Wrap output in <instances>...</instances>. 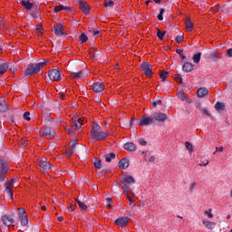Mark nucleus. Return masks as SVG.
<instances>
[{
  "label": "nucleus",
  "mask_w": 232,
  "mask_h": 232,
  "mask_svg": "<svg viewBox=\"0 0 232 232\" xmlns=\"http://www.w3.org/2000/svg\"><path fill=\"white\" fill-rule=\"evenodd\" d=\"M91 135L93 140H105L108 139V133L101 131V125L99 123H92Z\"/></svg>",
  "instance_id": "obj_1"
},
{
  "label": "nucleus",
  "mask_w": 232,
  "mask_h": 232,
  "mask_svg": "<svg viewBox=\"0 0 232 232\" xmlns=\"http://www.w3.org/2000/svg\"><path fill=\"white\" fill-rule=\"evenodd\" d=\"M46 64H48V61L28 64L24 73L26 76L35 75V73H39Z\"/></svg>",
  "instance_id": "obj_2"
},
{
  "label": "nucleus",
  "mask_w": 232,
  "mask_h": 232,
  "mask_svg": "<svg viewBox=\"0 0 232 232\" xmlns=\"http://www.w3.org/2000/svg\"><path fill=\"white\" fill-rule=\"evenodd\" d=\"M121 184L123 185V193L132 192L131 186L135 184V179L131 176H124L121 180Z\"/></svg>",
  "instance_id": "obj_3"
},
{
  "label": "nucleus",
  "mask_w": 232,
  "mask_h": 232,
  "mask_svg": "<svg viewBox=\"0 0 232 232\" xmlns=\"http://www.w3.org/2000/svg\"><path fill=\"white\" fill-rule=\"evenodd\" d=\"M84 121V119H81L77 116L72 118L70 121L71 128H72V130H81Z\"/></svg>",
  "instance_id": "obj_4"
},
{
  "label": "nucleus",
  "mask_w": 232,
  "mask_h": 232,
  "mask_svg": "<svg viewBox=\"0 0 232 232\" xmlns=\"http://www.w3.org/2000/svg\"><path fill=\"white\" fill-rule=\"evenodd\" d=\"M40 134L44 139H53L55 137V130L52 129V127H46L45 129L40 130Z\"/></svg>",
  "instance_id": "obj_5"
},
{
  "label": "nucleus",
  "mask_w": 232,
  "mask_h": 232,
  "mask_svg": "<svg viewBox=\"0 0 232 232\" xmlns=\"http://www.w3.org/2000/svg\"><path fill=\"white\" fill-rule=\"evenodd\" d=\"M140 72H143L147 77H151L153 72L151 71V65L148 63H142L140 67Z\"/></svg>",
  "instance_id": "obj_6"
},
{
  "label": "nucleus",
  "mask_w": 232,
  "mask_h": 232,
  "mask_svg": "<svg viewBox=\"0 0 232 232\" xmlns=\"http://www.w3.org/2000/svg\"><path fill=\"white\" fill-rule=\"evenodd\" d=\"M19 212V218L21 219L22 226H26L28 224V216L26 215V211H24V208H18Z\"/></svg>",
  "instance_id": "obj_7"
},
{
  "label": "nucleus",
  "mask_w": 232,
  "mask_h": 232,
  "mask_svg": "<svg viewBox=\"0 0 232 232\" xmlns=\"http://www.w3.org/2000/svg\"><path fill=\"white\" fill-rule=\"evenodd\" d=\"M5 191L9 196V198H14V179H11L7 183L5 184Z\"/></svg>",
  "instance_id": "obj_8"
},
{
  "label": "nucleus",
  "mask_w": 232,
  "mask_h": 232,
  "mask_svg": "<svg viewBox=\"0 0 232 232\" xmlns=\"http://www.w3.org/2000/svg\"><path fill=\"white\" fill-rule=\"evenodd\" d=\"M5 173H8V163L5 160H0V180L5 179Z\"/></svg>",
  "instance_id": "obj_9"
},
{
  "label": "nucleus",
  "mask_w": 232,
  "mask_h": 232,
  "mask_svg": "<svg viewBox=\"0 0 232 232\" xmlns=\"http://www.w3.org/2000/svg\"><path fill=\"white\" fill-rule=\"evenodd\" d=\"M51 81H59L61 79V72L57 69H53L48 72Z\"/></svg>",
  "instance_id": "obj_10"
},
{
  "label": "nucleus",
  "mask_w": 232,
  "mask_h": 232,
  "mask_svg": "<svg viewBox=\"0 0 232 232\" xmlns=\"http://www.w3.org/2000/svg\"><path fill=\"white\" fill-rule=\"evenodd\" d=\"M153 123V117H148L146 115H143L140 118L139 126H148L150 124Z\"/></svg>",
  "instance_id": "obj_11"
},
{
  "label": "nucleus",
  "mask_w": 232,
  "mask_h": 232,
  "mask_svg": "<svg viewBox=\"0 0 232 232\" xmlns=\"http://www.w3.org/2000/svg\"><path fill=\"white\" fill-rule=\"evenodd\" d=\"M153 121H158V122H164V121L168 120V115L162 112H156L152 117Z\"/></svg>",
  "instance_id": "obj_12"
},
{
  "label": "nucleus",
  "mask_w": 232,
  "mask_h": 232,
  "mask_svg": "<svg viewBox=\"0 0 232 232\" xmlns=\"http://www.w3.org/2000/svg\"><path fill=\"white\" fill-rule=\"evenodd\" d=\"M92 90L96 93H101V92H104V83L102 82H97L92 84Z\"/></svg>",
  "instance_id": "obj_13"
},
{
  "label": "nucleus",
  "mask_w": 232,
  "mask_h": 232,
  "mask_svg": "<svg viewBox=\"0 0 232 232\" xmlns=\"http://www.w3.org/2000/svg\"><path fill=\"white\" fill-rule=\"evenodd\" d=\"M79 7H80V10H82V12L83 14H89L90 13V5H88V3L86 1H80L79 2Z\"/></svg>",
  "instance_id": "obj_14"
},
{
  "label": "nucleus",
  "mask_w": 232,
  "mask_h": 232,
  "mask_svg": "<svg viewBox=\"0 0 232 232\" xmlns=\"http://www.w3.org/2000/svg\"><path fill=\"white\" fill-rule=\"evenodd\" d=\"M128 220L129 218L126 217L119 218L115 220V224L121 226V227H126V226H128Z\"/></svg>",
  "instance_id": "obj_15"
},
{
  "label": "nucleus",
  "mask_w": 232,
  "mask_h": 232,
  "mask_svg": "<svg viewBox=\"0 0 232 232\" xmlns=\"http://www.w3.org/2000/svg\"><path fill=\"white\" fill-rule=\"evenodd\" d=\"M185 27L187 32H193V28H195V24L191 22V19L186 18L185 19Z\"/></svg>",
  "instance_id": "obj_16"
},
{
  "label": "nucleus",
  "mask_w": 232,
  "mask_h": 232,
  "mask_svg": "<svg viewBox=\"0 0 232 232\" xmlns=\"http://www.w3.org/2000/svg\"><path fill=\"white\" fill-rule=\"evenodd\" d=\"M3 222L5 226L10 227V226H14V218L12 216H4Z\"/></svg>",
  "instance_id": "obj_17"
},
{
  "label": "nucleus",
  "mask_w": 232,
  "mask_h": 232,
  "mask_svg": "<svg viewBox=\"0 0 232 232\" xmlns=\"http://www.w3.org/2000/svg\"><path fill=\"white\" fill-rule=\"evenodd\" d=\"M129 167L130 161L128 160V159H122L119 161V168L121 169H128Z\"/></svg>",
  "instance_id": "obj_18"
},
{
  "label": "nucleus",
  "mask_w": 232,
  "mask_h": 232,
  "mask_svg": "<svg viewBox=\"0 0 232 232\" xmlns=\"http://www.w3.org/2000/svg\"><path fill=\"white\" fill-rule=\"evenodd\" d=\"M20 5H22V6H24V8L28 11L34 8V4L30 3L28 0H21Z\"/></svg>",
  "instance_id": "obj_19"
},
{
  "label": "nucleus",
  "mask_w": 232,
  "mask_h": 232,
  "mask_svg": "<svg viewBox=\"0 0 232 232\" xmlns=\"http://www.w3.org/2000/svg\"><path fill=\"white\" fill-rule=\"evenodd\" d=\"M202 222L205 227H207V229H215V226H217L215 222L209 221L208 219H203Z\"/></svg>",
  "instance_id": "obj_20"
},
{
  "label": "nucleus",
  "mask_w": 232,
  "mask_h": 232,
  "mask_svg": "<svg viewBox=\"0 0 232 232\" xmlns=\"http://www.w3.org/2000/svg\"><path fill=\"white\" fill-rule=\"evenodd\" d=\"M61 10H66L67 12H72V7H68V6H65V5H56L54 6V9H53V12L54 14H57L59 12H61Z\"/></svg>",
  "instance_id": "obj_21"
},
{
  "label": "nucleus",
  "mask_w": 232,
  "mask_h": 232,
  "mask_svg": "<svg viewBox=\"0 0 232 232\" xmlns=\"http://www.w3.org/2000/svg\"><path fill=\"white\" fill-rule=\"evenodd\" d=\"M216 111H218V113H222L226 110V104L224 102H218L215 104Z\"/></svg>",
  "instance_id": "obj_22"
},
{
  "label": "nucleus",
  "mask_w": 232,
  "mask_h": 232,
  "mask_svg": "<svg viewBox=\"0 0 232 232\" xmlns=\"http://www.w3.org/2000/svg\"><path fill=\"white\" fill-rule=\"evenodd\" d=\"M53 30L55 35H64V33L63 32V25L61 24L54 25Z\"/></svg>",
  "instance_id": "obj_23"
},
{
  "label": "nucleus",
  "mask_w": 232,
  "mask_h": 232,
  "mask_svg": "<svg viewBox=\"0 0 232 232\" xmlns=\"http://www.w3.org/2000/svg\"><path fill=\"white\" fill-rule=\"evenodd\" d=\"M83 72L80 71L78 72H71L69 74L70 79H82Z\"/></svg>",
  "instance_id": "obj_24"
},
{
  "label": "nucleus",
  "mask_w": 232,
  "mask_h": 232,
  "mask_svg": "<svg viewBox=\"0 0 232 232\" xmlns=\"http://www.w3.org/2000/svg\"><path fill=\"white\" fill-rule=\"evenodd\" d=\"M208 93V91L206 87H201L198 90V97H206Z\"/></svg>",
  "instance_id": "obj_25"
},
{
  "label": "nucleus",
  "mask_w": 232,
  "mask_h": 232,
  "mask_svg": "<svg viewBox=\"0 0 232 232\" xmlns=\"http://www.w3.org/2000/svg\"><path fill=\"white\" fill-rule=\"evenodd\" d=\"M124 149L128 151H135V150H137V146L131 142H128L124 144Z\"/></svg>",
  "instance_id": "obj_26"
},
{
  "label": "nucleus",
  "mask_w": 232,
  "mask_h": 232,
  "mask_svg": "<svg viewBox=\"0 0 232 232\" xmlns=\"http://www.w3.org/2000/svg\"><path fill=\"white\" fill-rule=\"evenodd\" d=\"M6 72H8V63H2L0 65V78L3 77Z\"/></svg>",
  "instance_id": "obj_27"
},
{
  "label": "nucleus",
  "mask_w": 232,
  "mask_h": 232,
  "mask_svg": "<svg viewBox=\"0 0 232 232\" xmlns=\"http://www.w3.org/2000/svg\"><path fill=\"white\" fill-rule=\"evenodd\" d=\"M124 196L127 197L128 200L130 201V206L133 204L135 201L133 200V198L135 197V193L132 192H128V193H123Z\"/></svg>",
  "instance_id": "obj_28"
},
{
  "label": "nucleus",
  "mask_w": 232,
  "mask_h": 232,
  "mask_svg": "<svg viewBox=\"0 0 232 232\" xmlns=\"http://www.w3.org/2000/svg\"><path fill=\"white\" fill-rule=\"evenodd\" d=\"M31 15L34 19H39L41 17V9L36 7L35 10L32 11Z\"/></svg>",
  "instance_id": "obj_29"
},
{
  "label": "nucleus",
  "mask_w": 232,
  "mask_h": 232,
  "mask_svg": "<svg viewBox=\"0 0 232 232\" xmlns=\"http://www.w3.org/2000/svg\"><path fill=\"white\" fill-rule=\"evenodd\" d=\"M182 69H183V72H192L193 70V65L189 63H186L183 66H182Z\"/></svg>",
  "instance_id": "obj_30"
},
{
  "label": "nucleus",
  "mask_w": 232,
  "mask_h": 232,
  "mask_svg": "<svg viewBox=\"0 0 232 232\" xmlns=\"http://www.w3.org/2000/svg\"><path fill=\"white\" fill-rule=\"evenodd\" d=\"M39 166L43 169H50L52 168L49 161H40Z\"/></svg>",
  "instance_id": "obj_31"
},
{
  "label": "nucleus",
  "mask_w": 232,
  "mask_h": 232,
  "mask_svg": "<svg viewBox=\"0 0 232 232\" xmlns=\"http://www.w3.org/2000/svg\"><path fill=\"white\" fill-rule=\"evenodd\" d=\"M178 97L180 101H187V102H190L189 100H188V94H185L184 92H179Z\"/></svg>",
  "instance_id": "obj_32"
},
{
  "label": "nucleus",
  "mask_w": 232,
  "mask_h": 232,
  "mask_svg": "<svg viewBox=\"0 0 232 232\" xmlns=\"http://www.w3.org/2000/svg\"><path fill=\"white\" fill-rule=\"evenodd\" d=\"M71 147L72 149L66 151V155L68 157H72V155H73V153L75 152V142H72Z\"/></svg>",
  "instance_id": "obj_33"
},
{
  "label": "nucleus",
  "mask_w": 232,
  "mask_h": 232,
  "mask_svg": "<svg viewBox=\"0 0 232 232\" xmlns=\"http://www.w3.org/2000/svg\"><path fill=\"white\" fill-rule=\"evenodd\" d=\"M6 110H8L6 102H5V100H0V111H6Z\"/></svg>",
  "instance_id": "obj_34"
},
{
  "label": "nucleus",
  "mask_w": 232,
  "mask_h": 232,
  "mask_svg": "<svg viewBox=\"0 0 232 232\" xmlns=\"http://www.w3.org/2000/svg\"><path fill=\"white\" fill-rule=\"evenodd\" d=\"M115 159V154L114 153H109L105 155V160L106 162H111Z\"/></svg>",
  "instance_id": "obj_35"
},
{
  "label": "nucleus",
  "mask_w": 232,
  "mask_h": 232,
  "mask_svg": "<svg viewBox=\"0 0 232 232\" xmlns=\"http://www.w3.org/2000/svg\"><path fill=\"white\" fill-rule=\"evenodd\" d=\"M198 108L199 111L203 114V115H207V117H211V113H209V111H208V109H204L201 107H197Z\"/></svg>",
  "instance_id": "obj_36"
},
{
  "label": "nucleus",
  "mask_w": 232,
  "mask_h": 232,
  "mask_svg": "<svg viewBox=\"0 0 232 232\" xmlns=\"http://www.w3.org/2000/svg\"><path fill=\"white\" fill-rule=\"evenodd\" d=\"M202 53H198L197 54H194L192 59L194 61V63H200V57H201Z\"/></svg>",
  "instance_id": "obj_37"
},
{
  "label": "nucleus",
  "mask_w": 232,
  "mask_h": 232,
  "mask_svg": "<svg viewBox=\"0 0 232 232\" xmlns=\"http://www.w3.org/2000/svg\"><path fill=\"white\" fill-rule=\"evenodd\" d=\"M164 35H166V32L160 31V29H158L157 37L162 41L164 39Z\"/></svg>",
  "instance_id": "obj_38"
},
{
  "label": "nucleus",
  "mask_w": 232,
  "mask_h": 232,
  "mask_svg": "<svg viewBox=\"0 0 232 232\" xmlns=\"http://www.w3.org/2000/svg\"><path fill=\"white\" fill-rule=\"evenodd\" d=\"M113 5H115V3L111 0L108 1V2H105L103 6L105 8H113Z\"/></svg>",
  "instance_id": "obj_39"
},
{
  "label": "nucleus",
  "mask_w": 232,
  "mask_h": 232,
  "mask_svg": "<svg viewBox=\"0 0 232 232\" xmlns=\"http://www.w3.org/2000/svg\"><path fill=\"white\" fill-rule=\"evenodd\" d=\"M185 148H187V150L189 151V153H191V151H193V144H191V142L186 141Z\"/></svg>",
  "instance_id": "obj_40"
},
{
  "label": "nucleus",
  "mask_w": 232,
  "mask_h": 232,
  "mask_svg": "<svg viewBox=\"0 0 232 232\" xmlns=\"http://www.w3.org/2000/svg\"><path fill=\"white\" fill-rule=\"evenodd\" d=\"M76 202L78 204V206L81 208V209H84L86 210L88 207H86V204H84V202L79 200V199H76Z\"/></svg>",
  "instance_id": "obj_41"
},
{
  "label": "nucleus",
  "mask_w": 232,
  "mask_h": 232,
  "mask_svg": "<svg viewBox=\"0 0 232 232\" xmlns=\"http://www.w3.org/2000/svg\"><path fill=\"white\" fill-rule=\"evenodd\" d=\"M94 167L97 169H101L102 168V163L101 161V160H95L94 161Z\"/></svg>",
  "instance_id": "obj_42"
},
{
  "label": "nucleus",
  "mask_w": 232,
  "mask_h": 232,
  "mask_svg": "<svg viewBox=\"0 0 232 232\" xmlns=\"http://www.w3.org/2000/svg\"><path fill=\"white\" fill-rule=\"evenodd\" d=\"M213 209L208 208V210L204 211V215H206L207 217H208V218H213V213H212Z\"/></svg>",
  "instance_id": "obj_43"
},
{
  "label": "nucleus",
  "mask_w": 232,
  "mask_h": 232,
  "mask_svg": "<svg viewBox=\"0 0 232 232\" xmlns=\"http://www.w3.org/2000/svg\"><path fill=\"white\" fill-rule=\"evenodd\" d=\"M80 41H82V43H86V41H88V36L84 33H82L80 35Z\"/></svg>",
  "instance_id": "obj_44"
},
{
  "label": "nucleus",
  "mask_w": 232,
  "mask_h": 232,
  "mask_svg": "<svg viewBox=\"0 0 232 232\" xmlns=\"http://www.w3.org/2000/svg\"><path fill=\"white\" fill-rule=\"evenodd\" d=\"M164 12H165L164 8L160 9V14H158L159 21H162L164 19V17H162V15L164 14Z\"/></svg>",
  "instance_id": "obj_45"
},
{
  "label": "nucleus",
  "mask_w": 232,
  "mask_h": 232,
  "mask_svg": "<svg viewBox=\"0 0 232 232\" xmlns=\"http://www.w3.org/2000/svg\"><path fill=\"white\" fill-rule=\"evenodd\" d=\"M106 203H107V209H111V198H106Z\"/></svg>",
  "instance_id": "obj_46"
},
{
  "label": "nucleus",
  "mask_w": 232,
  "mask_h": 232,
  "mask_svg": "<svg viewBox=\"0 0 232 232\" xmlns=\"http://www.w3.org/2000/svg\"><path fill=\"white\" fill-rule=\"evenodd\" d=\"M168 77V72H163L160 73V79L162 82L166 81V78Z\"/></svg>",
  "instance_id": "obj_47"
},
{
  "label": "nucleus",
  "mask_w": 232,
  "mask_h": 232,
  "mask_svg": "<svg viewBox=\"0 0 232 232\" xmlns=\"http://www.w3.org/2000/svg\"><path fill=\"white\" fill-rule=\"evenodd\" d=\"M182 41H184V36H182V35H178V36L176 37V42H177V43L180 44V43H182Z\"/></svg>",
  "instance_id": "obj_48"
},
{
  "label": "nucleus",
  "mask_w": 232,
  "mask_h": 232,
  "mask_svg": "<svg viewBox=\"0 0 232 232\" xmlns=\"http://www.w3.org/2000/svg\"><path fill=\"white\" fill-rule=\"evenodd\" d=\"M139 144H140V146H146V144H148V141L141 138L139 140Z\"/></svg>",
  "instance_id": "obj_49"
},
{
  "label": "nucleus",
  "mask_w": 232,
  "mask_h": 232,
  "mask_svg": "<svg viewBox=\"0 0 232 232\" xmlns=\"http://www.w3.org/2000/svg\"><path fill=\"white\" fill-rule=\"evenodd\" d=\"M222 10H224V7H220L219 5L213 8V12L220 13V12H222Z\"/></svg>",
  "instance_id": "obj_50"
},
{
  "label": "nucleus",
  "mask_w": 232,
  "mask_h": 232,
  "mask_svg": "<svg viewBox=\"0 0 232 232\" xmlns=\"http://www.w3.org/2000/svg\"><path fill=\"white\" fill-rule=\"evenodd\" d=\"M24 119L25 121H30V112L26 111L24 113Z\"/></svg>",
  "instance_id": "obj_51"
},
{
  "label": "nucleus",
  "mask_w": 232,
  "mask_h": 232,
  "mask_svg": "<svg viewBox=\"0 0 232 232\" xmlns=\"http://www.w3.org/2000/svg\"><path fill=\"white\" fill-rule=\"evenodd\" d=\"M68 211H75V203H72L68 208Z\"/></svg>",
  "instance_id": "obj_52"
},
{
  "label": "nucleus",
  "mask_w": 232,
  "mask_h": 232,
  "mask_svg": "<svg viewBox=\"0 0 232 232\" xmlns=\"http://www.w3.org/2000/svg\"><path fill=\"white\" fill-rule=\"evenodd\" d=\"M5 22L3 21V17L0 16V30H4Z\"/></svg>",
  "instance_id": "obj_53"
},
{
  "label": "nucleus",
  "mask_w": 232,
  "mask_h": 232,
  "mask_svg": "<svg viewBox=\"0 0 232 232\" xmlns=\"http://www.w3.org/2000/svg\"><path fill=\"white\" fill-rule=\"evenodd\" d=\"M195 186H197L196 182L191 183L188 188L189 191H193V189H195Z\"/></svg>",
  "instance_id": "obj_54"
},
{
  "label": "nucleus",
  "mask_w": 232,
  "mask_h": 232,
  "mask_svg": "<svg viewBox=\"0 0 232 232\" xmlns=\"http://www.w3.org/2000/svg\"><path fill=\"white\" fill-rule=\"evenodd\" d=\"M208 164H209V161H208V160H207L206 162H205V161L200 160V162H199L198 166H208Z\"/></svg>",
  "instance_id": "obj_55"
},
{
  "label": "nucleus",
  "mask_w": 232,
  "mask_h": 232,
  "mask_svg": "<svg viewBox=\"0 0 232 232\" xmlns=\"http://www.w3.org/2000/svg\"><path fill=\"white\" fill-rule=\"evenodd\" d=\"M160 103H161V102H160V101L154 102L152 103V106H153V108H157V106L160 105Z\"/></svg>",
  "instance_id": "obj_56"
},
{
  "label": "nucleus",
  "mask_w": 232,
  "mask_h": 232,
  "mask_svg": "<svg viewBox=\"0 0 232 232\" xmlns=\"http://www.w3.org/2000/svg\"><path fill=\"white\" fill-rule=\"evenodd\" d=\"M66 132L69 133V135H75V132H73V130H72L70 128L66 129Z\"/></svg>",
  "instance_id": "obj_57"
},
{
  "label": "nucleus",
  "mask_w": 232,
  "mask_h": 232,
  "mask_svg": "<svg viewBox=\"0 0 232 232\" xmlns=\"http://www.w3.org/2000/svg\"><path fill=\"white\" fill-rule=\"evenodd\" d=\"M148 160L149 162H155V156H149Z\"/></svg>",
  "instance_id": "obj_58"
},
{
  "label": "nucleus",
  "mask_w": 232,
  "mask_h": 232,
  "mask_svg": "<svg viewBox=\"0 0 232 232\" xmlns=\"http://www.w3.org/2000/svg\"><path fill=\"white\" fill-rule=\"evenodd\" d=\"M176 80H177L178 82H179L180 84H182V76L177 75Z\"/></svg>",
  "instance_id": "obj_59"
},
{
  "label": "nucleus",
  "mask_w": 232,
  "mask_h": 232,
  "mask_svg": "<svg viewBox=\"0 0 232 232\" xmlns=\"http://www.w3.org/2000/svg\"><path fill=\"white\" fill-rule=\"evenodd\" d=\"M101 32L99 31H92V35H94V37H99Z\"/></svg>",
  "instance_id": "obj_60"
},
{
  "label": "nucleus",
  "mask_w": 232,
  "mask_h": 232,
  "mask_svg": "<svg viewBox=\"0 0 232 232\" xmlns=\"http://www.w3.org/2000/svg\"><path fill=\"white\" fill-rule=\"evenodd\" d=\"M217 151H224V147H220V148H218V147H217L216 148V151L214 152V155H215V153H217Z\"/></svg>",
  "instance_id": "obj_61"
},
{
  "label": "nucleus",
  "mask_w": 232,
  "mask_h": 232,
  "mask_svg": "<svg viewBox=\"0 0 232 232\" xmlns=\"http://www.w3.org/2000/svg\"><path fill=\"white\" fill-rule=\"evenodd\" d=\"M227 57H232V49H228L227 51Z\"/></svg>",
  "instance_id": "obj_62"
},
{
  "label": "nucleus",
  "mask_w": 232,
  "mask_h": 232,
  "mask_svg": "<svg viewBox=\"0 0 232 232\" xmlns=\"http://www.w3.org/2000/svg\"><path fill=\"white\" fill-rule=\"evenodd\" d=\"M60 99H61L62 101H64V100L66 99V94L62 93V95L60 96Z\"/></svg>",
  "instance_id": "obj_63"
},
{
  "label": "nucleus",
  "mask_w": 232,
  "mask_h": 232,
  "mask_svg": "<svg viewBox=\"0 0 232 232\" xmlns=\"http://www.w3.org/2000/svg\"><path fill=\"white\" fill-rule=\"evenodd\" d=\"M182 52H183V51H182V50H180V49H177V50H176V53H179V55H181Z\"/></svg>",
  "instance_id": "obj_64"
}]
</instances>
